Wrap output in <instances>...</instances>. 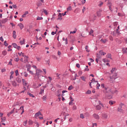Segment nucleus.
I'll return each mask as SVG.
<instances>
[{
    "label": "nucleus",
    "mask_w": 127,
    "mask_h": 127,
    "mask_svg": "<svg viewBox=\"0 0 127 127\" xmlns=\"http://www.w3.org/2000/svg\"><path fill=\"white\" fill-rule=\"evenodd\" d=\"M105 91L109 99H112L113 95L115 94L118 95V93L119 92L117 90L113 91L112 87H105Z\"/></svg>",
    "instance_id": "obj_1"
},
{
    "label": "nucleus",
    "mask_w": 127,
    "mask_h": 127,
    "mask_svg": "<svg viewBox=\"0 0 127 127\" xmlns=\"http://www.w3.org/2000/svg\"><path fill=\"white\" fill-rule=\"evenodd\" d=\"M42 72H43L42 70L38 68H36V73H35L36 75L34 76V79H37L36 76H37V79L40 81H41V79L39 78V76L40 74H41Z\"/></svg>",
    "instance_id": "obj_2"
},
{
    "label": "nucleus",
    "mask_w": 127,
    "mask_h": 127,
    "mask_svg": "<svg viewBox=\"0 0 127 127\" xmlns=\"http://www.w3.org/2000/svg\"><path fill=\"white\" fill-rule=\"evenodd\" d=\"M112 75L110 76V78L111 80H115L118 76V72L117 73H112Z\"/></svg>",
    "instance_id": "obj_3"
},
{
    "label": "nucleus",
    "mask_w": 127,
    "mask_h": 127,
    "mask_svg": "<svg viewBox=\"0 0 127 127\" xmlns=\"http://www.w3.org/2000/svg\"><path fill=\"white\" fill-rule=\"evenodd\" d=\"M118 108H120V109L121 108L122 109L127 110L126 106L124 104H122V103L120 104L119 107H118Z\"/></svg>",
    "instance_id": "obj_4"
},
{
    "label": "nucleus",
    "mask_w": 127,
    "mask_h": 127,
    "mask_svg": "<svg viewBox=\"0 0 127 127\" xmlns=\"http://www.w3.org/2000/svg\"><path fill=\"white\" fill-rule=\"evenodd\" d=\"M13 107H15V112L16 113H18V109L17 108H19V106L18 105V104H14V105L13 106Z\"/></svg>",
    "instance_id": "obj_5"
},
{
    "label": "nucleus",
    "mask_w": 127,
    "mask_h": 127,
    "mask_svg": "<svg viewBox=\"0 0 127 127\" xmlns=\"http://www.w3.org/2000/svg\"><path fill=\"white\" fill-rule=\"evenodd\" d=\"M108 6L109 7V9L112 11V6H113V4L112 3V2H111L110 1H108Z\"/></svg>",
    "instance_id": "obj_6"
},
{
    "label": "nucleus",
    "mask_w": 127,
    "mask_h": 127,
    "mask_svg": "<svg viewBox=\"0 0 127 127\" xmlns=\"http://www.w3.org/2000/svg\"><path fill=\"white\" fill-rule=\"evenodd\" d=\"M102 117L103 119H107L108 118V115L106 113H103L102 115Z\"/></svg>",
    "instance_id": "obj_7"
},
{
    "label": "nucleus",
    "mask_w": 127,
    "mask_h": 127,
    "mask_svg": "<svg viewBox=\"0 0 127 127\" xmlns=\"http://www.w3.org/2000/svg\"><path fill=\"white\" fill-rule=\"evenodd\" d=\"M117 70L118 69L116 67L112 68V70H111V74L118 73V72H117Z\"/></svg>",
    "instance_id": "obj_8"
},
{
    "label": "nucleus",
    "mask_w": 127,
    "mask_h": 127,
    "mask_svg": "<svg viewBox=\"0 0 127 127\" xmlns=\"http://www.w3.org/2000/svg\"><path fill=\"white\" fill-rule=\"evenodd\" d=\"M93 117L96 120H99L100 118V116L96 114H94L93 115Z\"/></svg>",
    "instance_id": "obj_9"
},
{
    "label": "nucleus",
    "mask_w": 127,
    "mask_h": 127,
    "mask_svg": "<svg viewBox=\"0 0 127 127\" xmlns=\"http://www.w3.org/2000/svg\"><path fill=\"white\" fill-rule=\"evenodd\" d=\"M126 110V109H122V108H118V111L120 112V113H124L125 111Z\"/></svg>",
    "instance_id": "obj_10"
},
{
    "label": "nucleus",
    "mask_w": 127,
    "mask_h": 127,
    "mask_svg": "<svg viewBox=\"0 0 127 127\" xmlns=\"http://www.w3.org/2000/svg\"><path fill=\"white\" fill-rule=\"evenodd\" d=\"M101 87L104 89V91L106 93H107V91L106 90L105 88H111V87H109V86H105V84L103 83L101 84Z\"/></svg>",
    "instance_id": "obj_11"
},
{
    "label": "nucleus",
    "mask_w": 127,
    "mask_h": 127,
    "mask_svg": "<svg viewBox=\"0 0 127 127\" xmlns=\"http://www.w3.org/2000/svg\"><path fill=\"white\" fill-rule=\"evenodd\" d=\"M17 26L19 27L21 30H22V29L24 28V25L22 23H19L18 24Z\"/></svg>",
    "instance_id": "obj_12"
},
{
    "label": "nucleus",
    "mask_w": 127,
    "mask_h": 127,
    "mask_svg": "<svg viewBox=\"0 0 127 127\" xmlns=\"http://www.w3.org/2000/svg\"><path fill=\"white\" fill-rule=\"evenodd\" d=\"M101 12H102V10H99L98 11H97V12H96L97 16L98 17L101 16Z\"/></svg>",
    "instance_id": "obj_13"
},
{
    "label": "nucleus",
    "mask_w": 127,
    "mask_h": 127,
    "mask_svg": "<svg viewBox=\"0 0 127 127\" xmlns=\"http://www.w3.org/2000/svg\"><path fill=\"white\" fill-rule=\"evenodd\" d=\"M28 57L25 56L24 58V63L26 64L28 62Z\"/></svg>",
    "instance_id": "obj_14"
},
{
    "label": "nucleus",
    "mask_w": 127,
    "mask_h": 127,
    "mask_svg": "<svg viewBox=\"0 0 127 127\" xmlns=\"http://www.w3.org/2000/svg\"><path fill=\"white\" fill-rule=\"evenodd\" d=\"M22 80L23 85L27 86L28 83L27 82H26V81L25 80V79H22Z\"/></svg>",
    "instance_id": "obj_15"
},
{
    "label": "nucleus",
    "mask_w": 127,
    "mask_h": 127,
    "mask_svg": "<svg viewBox=\"0 0 127 127\" xmlns=\"http://www.w3.org/2000/svg\"><path fill=\"white\" fill-rule=\"evenodd\" d=\"M16 32L15 31H13V33H12V34H13L12 37H13V38H14V39H16V37H17V35H16Z\"/></svg>",
    "instance_id": "obj_16"
},
{
    "label": "nucleus",
    "mask_w": 127,
    "mask_h": 127,
    "mask_svg": "<svg viewBox=\"0 0 127 127\" xmlns=\"http://www.w3.org/2000/svg\"><path fill=\"white\" fill-rule=\"evenodd\" d=\"M62 13H59L58 15V20H62L63 18H62Z\"/></svg>",
    "instance_id": "obj_17"
},
{
    "label": "nucleus",
    "mask_w": 127,
    "mask_h": 127,
    "mask_svg": "<svg viewBox=\"0 0 127 127\" xmlns=\"http://www.w3.org/2000/svg\"><path fill=\"white\" fill-rule=\"evenodd\" d=\"M101 42H102V43H106L107 42L108 40L107 39H105L104 40L103 39H102L100 40Z\"/></svg>",
    "instance_id": "obj_18"
},
{
    "label": "nucleus",
    "mask_w": 127,
    "mask_h": 127,
    "mask_svg": "<svg viewBox=\"0 0 127 127\" xmlns=\"http://www.w3.org/2000/svg\"><path fill=\"white\" fill-rule=\"evenodd\" d=\"M24 108V106H21V107H20L19 109V110H22V112L21 114H23V113H24V110L23 109Z\"/></svg>",
    "instance_id": "obj_19"
},
{
    "label": "nucleus",
    "mask_w": 127,
    "mask_h": 127,
    "mask_svg": "<svg viewBox=\"0 0 127 127\" xmlns=\"http://www.w3.org/2000/svg\"><path fill=\"white\" fill-rule=\"evenodd\" d=\"M88 48H89L88 46H85V49L87 53H89L90 51L89 50H88Z\"/></svg>",
    "instance_id": "obj_20"
},
{
    "label": "nucleus",
    "mask_w": 127,
    "mask_h": 127,
    "mask_svg": "<svg viewBox=\"0 0 127 127\" xmlns=\"http://www.w3.org/2000/svg\"><path fill=\"white\" fill-rule=\"evenodd\" d=\"M42 116V115L41 114V113L40 112H38V113H37L36 114H35V117L36 118H37V117H38V116Z\"/></svg>",
    "instance_id": "obj_21"
},
{
    "label": "nucleus",
    "mask_w": 127,
    "mask_h": 127,
    "mask_svg": "<svg viewBox=\"0 0 127 127\" xmlns=\"http://www.w3.org/2000/svg\"><path fill=\"white\" fill-rule=\"evenodd\" d=\"M115 103H116V102L114 101H110L109 102V104L111 105L112 106L113 105H114Z\"/></svg>",
    "instance_id": "obj_22"
},
{
    "label": "nucleus",
    "mask_w": 127,
    "mask_h": 127,
    "mask_svg": "<svg viewBox=\"0 0 127 127\" xmlns=\"http://www.w3.org/2000/svg\"><path fill=\"white\" fill-rule=\"evenodd\" d=\"M99 53H100V54L101 56H105V55H106V53H105V52H103V51H100V52H99Z\"/></svg>",
    "instance_id": "obj_23"
},
{
    "label": "nucleus",
    "mask_w": 127,
    "mask_h": 127,
    "mask_svg": "<svg viewBox=\"0 0 127 127\" xmlns=\"http://www.w3.org/2000/svg\"><path fill=\"white\" fill-rule=\"evenodd\" d=\"M11 84L13 86L15 87L17 86V83L15 81H12Z\"/></svg>",
    "instance_id": "obj_24"
},
{
    "label": "nucleus",
    "mask_w": 127,
    "mask_h": 127,
    "mask_svg": "<svg viewBox=\"0 0 127 127\" xmlns=\"http://www.w3.org/2000/svg\"><path fill=\"white\" fill-rule=\"evenodd\" d=\"M93 32H94V31H93L92 29H91V30H90V32H89V34L90 35H92V36H94V35L92 34L93 33Z\"/></svg>",
    "instance_id": "obj_25"
},
{
    "label": "nucleus",
    "mask_w": 127,
    "mask_h": 127,
    "mask_svg": "<svg viewBox=\"0 0 127 127\" xmlns=\"http://www.w3.org/2000/svg\"><path fill=\"white\" fill-rule=\"evenodd\" d=\"M67 11H71L72 10V7L71 6H68V7L66 8Z\"/></svg>",
    "instance_id": "obj_26"
},
{
    "label": "nucleus",
    "mask_w": 127,
    "mask_h": 127,
    "mask_svg": "<svg viewBox=\"0 0 127 127\" xmlns=\"http://www.w3.org/2000/svg\"><path fill=\"white\" fill-rule=\"evenodd\" d=\"M81 79L83 81H86V77L84 76H81L80 77Z\"/></svg>",
    "instance_id": "obj_27"
},
{
    "label": "nucleus",
    "mask_w": 127,
    "mask_h": 127,
    "mask_svg": "<svg viewBox=\"0 0 127 127\" xmlns=\"http://www.w3.org/2000/svg\"><path fill=\"white\" fill-rule=\"evenodd\" d=\"M7 52L6 51H3L2 52V55H3V56H6V55H7Z\"/></svg>",
    "instance_id": "obj_28"
},
{
    "label": "nucleus",
    "mask_w": 127,
    "mask_h": 127,
    "mask_svg": "<svg viewBox=\"0 0 127 127\" xmlns=\"http://www.w3.org/2000/svg\"><path fill=\"white\" fill-rule=\"evenodd\" d=\"M16 81H18V83H21V78L17 77L16 78Z\"/></svg>",
    "instance_id": "obj_29"
},
{
    "label": "nucleus",
    "mask_w": 127,
    "mask_h": 127,
    "mask_svg": "<svg viewBox=\"0 0 127 127\" xmlns=\"http://www.w3.org/2000/svg\"><path fill=\"white\" fill-rule=\"evenodd\" d=\"M6 118L5 117H3L1 119V122L3 123L6 121Z\"/></svg>",
    "instance_id": "obj_30"
},
{
    "label": "nucleus",
    "mask_w": 127,
    "mask_h": 127,
    "mask_svg": "<svg viewBox=\"0 0 127 127\" xmlns=\"http://www.w3.org/2000/svg\"><path fill=\"white\" fill-rule=\"evenodd\" d=\"M25 39H23V40L22 41H20V44H21V45H23V44H24V43H25Z\"/></svg>",
    "instance_id": "obj_31"
},
{
    "label": "nucleus",
    "mask_w": 127,
    "mask_h": 127,
    "mask_svg": "<svg viewBox=\"0 0 127 127\" xmlns=\"http://www.w3.org/2000/svg\"><path fill=\"white\" fill-rule=\"evenodd\" d=\"M103 62H104V63H109V60L106 59H104L103 60Z\"/></svg>",
    "instance_id": "obj_32"
},
{
    "label": "nucleus",
    "mask_w": 127,
    "mask_h": 127,
    "mask_svg": "<svg viewBox=\"0 0 127 127\" xmlns=\"http://www.w3.org/2000/svg\"><path fill=\"white\" fill-rule=\"evenodd\" d=\"M15 73L16 76H18L19 75V73H18V69H16L15 71Z\"/></svg>",
    "instance_id": "obj_33"
},
{
    "label": "nucleus",
    "mask_w": 127,
    "mask_h": 127,
    "mask_svg": "<svg viewBox=\"0 0 127 127\" xmlns=\"http://www.w3.org/2000/svg\"><path fill=\"white\" fill-rule=\"evenodd\" d=\"M101 85L100 83H97L96 85V89H99V87H100Z\"/></svg>",
    "instance_id": "obj_34"
},
{
    "label": "nucleus",
    "mask_w": 127,
    "mask_h": 127,
    "mask_svg": "<svg viewBox=\"0 0 127 127\" xmlns=\"http://www.w3.org/2000/svg\"><path fill=\"white\" fill-rule=\"evenodd\" d=\"M77 110V106L74 105L72 107V110L75 111Z\"/></svg>",
    "instance_id": "obj_35"
},
{
    "label": "nucleus",
    "mask_w": 127,
    "mask_h": 127,
    "mask_svg": "<svg viewBox=\"0 0 127 127\" xmlns=\"http://www.w3.org/2000/svg\"><path fill=\"white\" fill-rule=\"evenodd\" d=\"M27 94L30 96V97H31L32 98H34L35 96L34 95H33V94H31V93H27Z\"/></svg>",
    "instance_id": "obj_36"
},
{
    "label": "nucleus",
    "mask_w": 127,
    "mask_h": 127,
    "mask_svg": "<svg viewBox=\"0 0 127 127\" xmlns=\"http://www.w3.org/2000/svg\"><path fill=\"white\" fill-rule=\"evenodd\" d=\"M73 101H74V100H71V101H70V102H69V103H68V105H73Z\"/></svg>",
    "instance_id": "obj_37"
},
{
    "label": "nucleus",
    "mask_w": 127,
    "mask_h": 127,
    "mask_svg": "<svg viewBox=\"0 0 127 127\" xmlns=\"http://www.w3.org/2000/svg\"><path fill=\"white\" fill-rule=\"evenodd\" d=\"M73 89V87L72 85H70L69 86V87H68V90H71Z\"/></svg>",
    "instance_id": "obj_38"
},
{
    "label": "nucleus",
    "mask_w": 127,
    "mask_h": 127,
    "mask_svg": "<svg viewBox=\"0 0 127 127\" xmlns=\"http://www.w3.org/2000/svg\"><path fill=\"white\" fill-rule=\"evenodd\" d=\"M12 45H13L14 48H17V47H18L17 45L15 43L12 44Z\"/></svg>",
    "instance_id": "obj_39"
},
{
    "label": "nucleus",
    "mask_w": 127,
    "mask_h": 127,
    "mask_svg": "<svg viewBox=\"0 0 127 127\" xmlns=\"http://www.w3.org/2000/svg\"><path fill=\"white\" fill-rule=\"evenodd\" d=\"M112 57V55L110 54H109L107 55V58L108 59H111Z\"/></svg>",
    "instance_id": "obj_40"
},
{
    "label": "nucleus",
    "mask_w": 127,
    "mask_h": 127,
    "mask_svg": "<svg viewBox=\"0 0 127 127\" xmlns=\"http://www.w3.org/2000/svg\"><path fill=\"white\" fill-rule=\"evenodd\" d=\"M43 18V17H39V16H38L37 17V20H42Z\"/></svg>",
    "instance_id": "obj_41"
},
{
    "label": "nucleus",
    "mask_w": 127,
    "mask_h": 127,
    "mask_svg": "<svg viewBox=\"0 0 127 127\" xmlns=\"http://www.w3.org/2000/svg\"><path fill=\"white\" fill-rule=\"evenodd\" d=\"M97 110H100L101 109V106L100 105H98L96 107Z\"/></svg>",
    "instance_id": "obj_42"
},
{
    "label": "nucleus",
    "mask_w": 127,
    "mask_h": 127,
    "mask_svg": "<svg viewBox=\"0 0 127 127\" xmlns=\"http://www.w3.org/2000/svg\"><path fill=\"white\" fill-rule=\"evenodd\" d=\"M78 74L79 76H81L82 74V71L81 70L78 71Z\"/></svg>",
    "instance_id": "obj_43"
},
{
    "label": "nucleus",
    "mask_w": 127,
    "mask_h": 127,
    "mask_svg": "<svg viewBox=\"0 0 127 127\" xmlns=\"http://www.w3.org/2000/svg\"><path fill=\"white\" fill-rule=\"evenodd\" d=\"M51 82L50 81V80H48L47 81V83L46 84L45 88L47 87V86H48V85L50 84Z\"/></svg>",
    "instance_id": "obj_44"
},
{
    "label": "nucleus",
    "mask_w": 127,
    "mask_h": 127,
    "mask_svg": "<svg viewBox=\"0 0 127 127\" xmlns=\"http://www.w3.org/2000/svg\"><path fill=\"white\" fill-rule=\"evenodd\" d=\"M44 12L46 14V15H48L49 13L48 12V11L45 10V9H43Z\"/></svg>",
    "instance_id": "obj_45"
},
{
    "label": "nucleus",
    "mask_w": 127,
    "mask_h": 127,
    "mask_svg": "<svg viewBox=\"0 0 127 127\" xmlns=\"http://www.w3.org/2000/svg\"><path fill=\"white\" fill-rule=\"evenodd\" d=\"M15 109V108H14V109H13V110H12L10 113H9V115H11L12 114H13L14 112V110Z\"/></svg>",
    "instance_id": "obj_46"
},
{
    "label": "nucleus",
    "mask_w": 127,
    "mask_h": 127,
    "mask_svg": "<svg viewBox=\"0 0 127 127\" xmlns=\"http://www.w3.org/2000/svg\"><path fill=\"white\" fill-rule=\"evenodd\" d=\"M14 61L16 62H18V61H19V58H16L14 59Z\"/></svg>",
    "instance_id": "obj_47"
},
{
    "label": "nucleus",
    "mask_w": 127,
    "mask_h": 127,
    "mask_svg": "<svg viewBox=\"0 0 127 127\" xmlns=\"http://www.w3.org/2000/svg\"><path fill=\"white\" fill-rule=\"evenodd\" d=\"M88 65H86V67L85 68V69H84V70L85 71H89V68H88Z\"/></svg>",
    "instance_id": "obj_48"
},
{
    "label": "nucleus",
    "mask_w": 127,
    "mask_h": 127,
    "mask_svg": "<svg viewBox=\"0 0 127 127\" xmlns=\"http://www.w3.org/2000/svg\"><path fill=\"white\" fill-rule=\"evenodd\" d=\"M28 124L29 125H32L33 124V122L31 120H29V122H28Z\"/></svg>",
    "instance_id": "obj_49"
},
{
    "label": "nucleus",
    "mask_w": 127,
    "mask_h": 127,
    "mask_svg": "<svg viewBox=\"0 0 127 127\" xmlns=\"http://www.w3.org/2000/svg\"><path fill=\"white\" fill-rule=\"evenodd\" d=\"M80 118L81 119H84V115L83 114H81L80 115Z\"/></svg>",
    "instance_id": "obj_50"
},
{
    "label": "nucleus",
    "mask_w": 127,
    "mask_h": 127,
    "mask_svg": "<svg viewBox=\"0 0 127 127\" xmlns=\"http://www.w3.org/2000/svg\"><path fill=\"white\" fill-rule=\"evenodd\" d=\"M37 6H38V7H39V6H41L42 5V3L41 2H39V3H37Z\"/></svg>",
    "instance_id": "obj_51"
},
{
    "label": "nucleus",
    "mask_w": 127,
    "mask_h": 127,
    "mask_svg": "<svg viewBox=\"0 0 127 127\" xmlns=\"http://www.w3.org/2000/svg\"><path fill=\"white\" fill-rule=\"evenodd\" d=\"M100 3L98 5V6L101 7L103 5L104 3L103 2H100Z\"/></svg>",
    "instance_id": "obj_52"
},
{
    "label": "nucleus",
    "mask_w": 127,
    "mask_h": 127,
    "mask_svg": "<svg viewBox=\"0 0 127 127\" xmlns=\"http://www.w3.org/2000/svg\"><path fill=\"white\" fill-rule=\"evenodd\" d=\"M4 45L5 46H8V44L6 43V41H5L4 42Z\"/></svg>",
    "instance_id": "obj_53"
},
{
    "label": "nucleus",
    "mask_w": 127,
    "mask_h": 127,
    "mask_svg": "<svg viewBox=\"0 0 127 127\" xmlns=\"http://www.w3.org/2000/svg\"><path fill=\"white\" fill-rule=\"evenodd\" d=\"M24 76L25 77H27L28 76V73L26 72H24Z\"/></svg>",
    "instance_id": "obj_54"
},
{
    "label": "nucleus",
    "mask_w": 127,
    "mask_h": 127,
    "mask_svg": "<svg viewBox=\"0 0 127 127\" xmlns=\"http://www.w3.org/2000/svg\"><path fill=\"white\" fill-rule=\"evenodd\" d=\"M0 41H1V42H3L4 39H3L2 37H0Z\"/></svg>",
    "instance_id": "obj_55"
},
{
    "label": "nucleus",
    "mask_w": 127,
    "mask_h": 127,
    "mask_svg": "<svg viewBox=\"0 0 127 127\" xmlns=\"http://www.w3.org/2000/svg\"><path fill=\"white\" fill-rule=\"evenodd\" d=\"M46 98H47L46 95H45V96L43 97V101H46Z\"/></svg>",
    "instance_id": "obj_56"
},
{
    "label": "nucleus",
    "mask_w": 127,
    "mask_h": 127,
    "mask_svg": "<svg viewBox=\"0 0 127 127\" xmlns=\"http://www.w3.org/2000/svg\"><path fill=\"white\" fill-rule=\"evenodd\" d=\"M77 30L74 31H70V34H75Z\"/></svg>",
    "instance_id": "obj_57"
},
{
    "label": "nucleus",
    "mask_w": 127,
    "mask_h": 127,
    "mask_svg": "<svg viewBox=\"0 0 127 127\" xmlns=\"http://www.w3.org/2000/svg\"><path fill=\"white\" fill-rule=\"evenodd\" d=\"M62 46L61 43L59 42L58 44V47H60Z\"/></svg>",
    "instance_id": "obj_58"
},
{
    "label": "nucleus",
    "mask_w": 127,
    "mask_h": 127,
    "mask_svg": "<svg viewBox=\"0 0 127 127\" xmlns=\"http://www.w3.org/2000/svg\"><path fill=\"white\" fill-rule=\"evenodd\" d=\"M91 93V90H87V92H86V94H90Z\"/></svg>",
    "instance_id": "obj_59"
},
{
    "label": "nucleus",
    "mask_w": 127,
    "mask_h": 127,
    "mask_svg": "<svg viewBox=\"0 0 127 127\" xmlns=\"http://www.w3.org/2000/svg\"><path fill=\"white\" fill-rule=\"evenodd\" d=\"M99 105H101L102 107H103V104L101 103V102L100 101H98Z\"/></svg>",
    "instance_id": "obj_60"
},
{
    "label": "nucleus",
    "mask_w": 127,
    "mask_h": 127,
    "mask_svg": "<svg viewBox=\"0 0 127 127\" xmlns=\"http://www.w3.org/2000/svg\"><path fill=\"white\" fill-rule=\"evenodd\" d=\"M61 54H62L61 52L60 51H58V55L60 57L61 56Z\"/></svg>",
    "instance_id": "obj_61"
},
{
    "label": "nucleus",
    "mask_w": 127,
    "mask_h": 127,
    "mask_svg": "<svg viewBox=\"0 0 127 127\" xmlns=\"http://www.w3.org/2000/svg\"><path fill=\"white\" fill-rule=\"evenodd\" d=\"M118 25V22H115L114 23V26H117Z\"/></svg>",
    "instance_id": "obj_62"
},
{
    "label": "nucleus",
    "mask_w": 127,
    "mask_h": 127,
    "mask_svg": "<svg viewBox=\"0 0 127 127\" xmlns=\"http://www.w3.org/2000/svg\"><path fill=\"white\" fill-rule=\"evenodd\" d=\"M27 124V121H26L25 122H24V126H26V125Z\"/></svg>",
    "instance_id": "obj_63"
},
{
    "label": "nucleus",
    "mask_w": 127,
    "mask_h": 127,
    "mask_svg": "<svg viewBox=\"0 0 127 127\" xmlns=\"http://www.w3.org/2000/svg\"><path fill=\"white\" fill-rule=\"evenodd\" d=\"M57 33V32H54V31H53V32H52V35H54L55 34H56Z\"/></svg>",
    "instance_id": "obj_64"
}]
</instances>
